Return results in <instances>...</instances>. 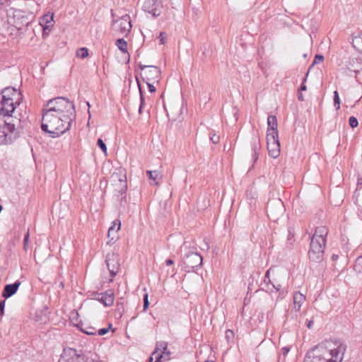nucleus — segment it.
Listing matches in <instances>:
<instances>
[{
	"instance_id": "1",
	"label": "nucleus",
	"mask_w": 362,
	"mask_h": 362,
	"mask_svg": "<svg viewBox=\"0 0 362 362\" xmlns=\"http://www.w3.org/2000/svg\"><path fill=\"white\" fill-rule=\"evenodd\" d=\"M346 349L341 341L327 340L309 351L304 362H341Z\"/></svg>"
},
{
	"instance_id": "2",
	"label": "nucleus",
	"mask_w": 362,
	"mask_h": 362,
	"mask_svg": "<svg viewBox=\"0 0 362 362\" xmlns=\"http://www.w3.org/2000/svg\"><path fill=\"white\" fill-rule=\"evenodd\" d=\"M73 121L71 119H65L64 117L43 108L41 128L52 138H56L68 131Z\"/></svg>"
},
{
	"instance_id": "3",
	"label": "nucleus",
	"mask_w": 362,
	"mask_h": 362,
	"mask_svg": "<svg viewBox=\"0 0 362 362\" xmlns=\"http://www.w3.org/2000/svg\"><path fill=\"white\" fill-rule=\"evenodd\" d=\"M45 108L47 111L55 112L64 117L65 119H71L74 120L76 117L74 105L64 97H58L49 100Z\"/></svg>"
},
{
	"instance_id": "4",
	"label": "nucleus",
	"mask_w": 362,
	"mask_h": 362,
	"mask_svg": "<svg viewBox=\"0 0 362 362\" xmlns=\"http://www.w3.org/2000/svg\"><path fill=\"white\" fill-rule=\"evenodd\" d=\"M8 23L13 25L18 30H21L29 25L33 21L32 14H28L22 9H11L8 11Z\"/></svg>"
},
{
	"instance_id": "5",
	"label": "nucleus",
	"mask_w": 362,
	"mask_h": 362,
	"mask_svg": "<svg viewBox=\"0 0 362 362\" xmlns=\"http://www.w3.org/2000/svg\"><path fill=\"white\" fill-rule=\"evenodd\" d=\"M16 122H18V119L8 121L0 118V145L12 142V136L16 130Z\"/></svg>"
},
{
	"instance_id": "6",
	"label": "nucleus",
	"mask_w": 362,
	"mask_h": 362,
	"mask_svg": "<svg viewBox=\"0 0 362 362\" xmlns=\"http://www.w3.org/2000/svg\"><path fill=\"white\" fill-rule=\"evenodd\" d=\"M141 70V76L145 83H158L161 78V71L158 66H146L139 64Z\"/></svg>"
},
{
	"instance_id": "7",
	"label": "nucleus",
	"mask_w": 362,
	"mask_h": 362,
	"mask_svg": "<svg viewBox=\"0 0 362 362\" xmlns=\"http://www.w3.org/2000/svg\"><path fill=\"white\" fill-rule=\"evenodd\" d=\"M202 261V257L199 253L189 252L183 257L181 267L186 272H190L200 267Z\"/></svg>"
},
{
	"instance_id": "8",
	"label": "nucleus",
	"mask_w": 362,
	"mask_h": 362,
	"mask_svg": "<svg viewBox=\"0 0 362 362\" xmlns=\"http://www.w3.org/2000/svg\"><path fill=\"white\" fill-rule=\"evenodd\" d=\"M283 202L279 199L269 200L267 205V213L270 220L276 221L284 214Z\"/></svg>"
},
{
	"instance_id": "9",
	"label": "nucleus",
	"mask_w": 362,
	"mask_h": 362,
	"mask_svg": "<svg viewBox=\"0 0 362 362\" xmlns=\"http://www.w3.org/2000/svg\"><path fill=\"white\" fill-rule=\"evenodd\" d=\"M90 357L78 354L76 349H64L58 362H89Z\"/></svg>"
},
{
	"instance_id": "10",
	"label": "nucleus",
	"mask_w": 362,
	"mask_h": 362,
	"mask_svg": "<svg viewBox=\"0 0 362 362\" xmlns=\"http://www.w3.org/2000/svg\"><path fill=\"white\" fill-rule=\"evenodd\" d=\"M325 245V242L311 239L308 252L310 259L313 262H320L323 259Z\"/></svg>"
},
{
	"instance_id": "11",
	"label": "nucleus",
	"mask_w": 362,
	"mask_h": 362,
	"mask_svg": "<svg viewBox=\"0 0 362 362\" xmlns=\"http://www.w3.org/2000/svg\"><path fill=\"white\" fill-rule=\"evenodd\" d=\"M111 181L114 186V190L120 195L125 194L127 189V182L125 174L120 173H114L111 176Z\"/></svg>"
},
{
	"instance_id": "12",
	"label": "nucleus",
	"mask_w": 362,
	"mask_h": 362,
	"mask_svg": "<svg viewBox=\"0 0 362 362\" xmlns=\"http://www.w3.org/2000/svg\"><path fill=\"white\" fill-rule=\"evenodd\" d=\"M16 105L18 103L13 101V99L0 100V115L6 117L7 119L6 120L12 121L14 119L11 114L14 112Z\"/></svg>"
},
{
	"instance_id": "13",
	"label": "nucleus",
	"mask_w": 362,
	"mask_h": 362,
	"mask_svg": "<svg viewBox=\"0 0 362 362\" xmlns=\"http://www.w3.org/2000/svg\"><path fill=\"white\" fill-rule=\"evenodd\" d=\"M274 135L267 134V148L269 155L276 158L280 153V144L279 141L278 134L273 132Z\"/></svg>"
},
{
	"instance_id": "14",
	"label": "nucleus",
	"mask_w": 362,
	"mask_h": 362,
	"mask_svg": "<svg viewBox=\"0 0 362 362\" xmlns=\"http://www.w3.org/2000/svg\"><path fill=\"white\" fill-rule=\"evenodd\" d=\"M161 8L160 0H145L143 4V10L154 17L161 13Z\"/></svg>"
},
{
	"instance_id": "15",
	"label": "nucleus",
	"mask_w": 362,
	"mask_h": 362,
	"mask_svg": "<svg viewBox=\"0 0 362 362\" xmlns=\"http://www.w3.org/2000/svg\"><path fill=\"white\" fill-rule=\"evenodd\" d=\"M114 28L117 29L121 34L127 35L132 28L130 16L124 15L114 23Z\"/></svg>"
},
{
	"instance_id": "16",
	"label": "nucleus",
	"mask_w": 362,
	"mask_h": 362,
	"mask_svg": "<svg viewBox=\"0 0 362 362\" xmlns=\"http://www.w3.org/2000/svg\"><path fill=\"white\" fill-rule=\"evenodd\" d=\"M106 263L111 276L114 277L119 269L118 256L115 254L108 255L107 256Z\"/></svg>"
},
{
	"instance_id": "17",
	"label": "nucleus",
	"mask_w": 362,
	"mask_h": 362,
	"mask_svg": "<svg viewBox=\"0 0 362 362\" xmlns=\"http://www.w3.org/2000/svg\"><path fill=\"white\" fill-rule=\"evenodd\" d=\"M3 99H13L19 105L21 93L16 88L7 87L0 93V100Z\"/></svg>"
},
{
	"instance_id": "18",
	"label": "nucleus",
	"mask_w": 362,
	"mask_h": 362,
	"mask_svg": "<svg viewBox=\"0 0 362 362\" xmlns=\"http://www.w3.org/2000/svg\"><path fill=\"white\" fill-rule=\"evenodd\" d=\"M97 300L102 303L105 306H111L114 303V291L112 289L106 291L105 293L98 294Z\"/></svg>"
},
{
	"instance_id": "19",
	"label": "nucleus",
	"mask_w": 362,
	"mask_h": 362,
	"mask_svg": "<svg viewBox=\"0 0 362 362\" xmlns=\"http://www.w3.org/2000/svg\"><path fill=\"white\" fill-rule=\"evenodd\" d=\"M21 284V281H16L13 284L6 285L2 292V297L6 299L14 295L17 292Z\"/></svg>"
},
{
	"instance_id": "20",
	"label": "nucleus",
	"mask_w": 362,
	"mask_h": 362,
	"mask_svg": "<svg viewBox=\"0 0 362 362\" xmlns=\"http://www.w3.org/2000/svg\"><path fill=\"white\" fill-rule=\"evenodd\" d=\"M40 4L35 0H27L25 2V8L27 13L33 15L35 18V13L39 11Z\"/></svg>"
},
{
	"instance_id": "21",
	"label": "nucleus",
	"mask_w": 362,
	"mask_h": 362,
	"mask_svg": "<svg viewBox=\"0 0 362 362\" xmlns=\"http://www.w3.org/2000/svg\"><path fill=\"white\" fill-rule=\"evenodd\" d=\"M328 234V229L325 226H319L317 227L315 229V232L314 235L312 237V239L325 242L326 243V237Z\"/></svg>"
},
{
	"instance_id": "22",
	"label": "nucleus",
	"mask_w": 362,
	"mask_h": 362,
	"mask_svg": "<svg viewBox=\"0 0 362 362\" xmlns=\"http://www.w3.org/2000/svg\"><path fill=\"white\" fill-rule=\"evenodd\" d=\"M269 273L270 269L267 270V272L265 274L264 279V284L266 286V289L267 291L273 292L274 291H278L280 289L281 285L280 284H274L273 282H272L270 278H269Z\"/></svg>"
},
{
	"instance_id": "23",
	"label": "nucleus",
	"mask_w": 362,
	"mask_h": 362,
	"mask_svg": "<svg viewBox=\"0 0 362 362\" xmlns=\"http://www.w3.org/2000/svg\"><path fill=\"white\" fill-rule=\"evenodd\" d=\"M267 124H268V129H267V134H272L274 135L273 132H275L276 134H278L277 130V119L276 117L274 115H269L267 118Z\"/></svg>"
},
{
	"instance_id": "24",
	"label": "nucleus",
	"mask_w": 362,
	"mask_h": 362,
	"mask_svg": "<svg viewBox=\"0 0 362 362\" xmlns=\"http://www.w3.org/2000/svg\"><path fill=\"white\" fill-rule=\"evenodd\" d=\"M305 300V296L300 292H296L293 294V307L296 312L300 310L302 304Z\"/></svg>"
},
{
	"instance_id": "25",
	"label": "nucleus",
	"mask_w": 362,
	"mask_h": 362,
	"mask_svg": "<svg viewBox=\"0 0 362 362\" xmlns=\"http://www.w3.org/2000/svg\"><path fill=\"white\" fill-rule=\"evenodd\" d=\"M168 346V342L166 341H158L156 345V349L152 353V356L149 358V362H152L153 360V356H158V354H160L163 350L166 351Z\"/></svg>"
},
{
	"instance_id": "26",
	"label": "nucleus",
	"mask_w": 362,
	"mask_h": 362,
	"mask_svg": "<svg viewBox=\"0 0 362 362\" xmlns=\"http://www.w3.org/2000/svg\"><path fill=\"white\" fill-rule=\"evenodd\" d=\"M259 148V139L257 137H255L252 139V158L254 162L257 161L258 158V153L257 151Z\"/></svg>"
},
{
	"instance_id": "27",
	"label": "nucleus",
	"mask_w": 362,
	"mask_h": 362,
	"mask_svg": "<svg viewBox=\"0 0 362 362\" xmlns=\"http://www.w3.org/2000/svg\"><path fill=\"white\" fill-rule=\"evenodd\" d=\"M121 227V222L118 219H115L112 222V225L111 227H110L108 232H107V236L110 237L112 235H113L114 231L117 232Z\"/></svg>"
},
{
	"instance_id": "28",
	"label": "nucleus",
	"mask_w": 362,
	"mask_h": 362,
	"mask_svg": "<svg viewBox=\"0 0 362 362\" xmlns=\"http://www.w3.org/2000/svg\"><path fill=\"white\" fill-rule=\"evenodd\" d=\"M353 47L362 53V35L356 36L352 39Z\"/></svg>"
},
{
	"instance_id": "29",
	"label": "nucleus",
	"mask_w": 362,
	"mask_h": 362,
	"mask_svg": "<svg viewBox=\"0 0 362 362\" xmlns=\"http://www.w3.org/2000/svg\"><path fill=\"white\" fill-rule=\"evenodd\" d=\"M170 354L171 353L168 349L166 351L163 350L160 354H158V356H156L155 362L160 361L162 358H164L165 360H169Z\"/></svg>"
},
{
	"instance_id": "30",
	"label": "nucleus",
	"mask_w": 362,
	"mask_h": 362,
	"mask_svg": "<svg viewBox=\"0 0 362 362\" xmlns=\"http://www.w3.org/2000/svg\"><path fill=\"white\" fill-rule=\"evenodd\" d=\"M148 177L149 180H153L156 185L158 184V175L159 173L156 170H149L147 171Z\"/></svg>"
},
{
	"instance_id": "31",
	"label": "nucleus",
	"mask_w": 362,
	"mask_h": 362,
	"mask_svg": "<svg viewBox=\"0 0 362 362\" xmlns=\"http://www.w3.org/2000/svg\"><path fill=\"white\" fill-rule=\"evenodd\" d=\"M115 44L122 52H127V43L124 39H118Z\"/></svg>"
},
{
	"instance_id": "32",
	"label": "nucleus",
	"mask_w": 362,
	"mask_h": 362,
	"mask_svg": "<svg viewBox=\"0 0 362 362\" xmlns=\"http://www.w3.org/2000/svg\"><path fill=\"white\" fill-rule=\"evenodd\" d=\"M354 269L357 273H362V256L356 259Z\"/></svg>"
},
{
	"instance_id": "33",
	"label": "nucleus",
	"mask_w": 362,
	"mask_h": 362,
	"mask_svg": "<svg viewBox=\"0 0 362 362\" xmlns=\"http://www.w3.org/2000/svg\"><path fill=\"white\" fill-rule=\"evenodd\" d=\"M76 56L81 59H85L88 56V49L86 47H81L76 52Z\"/></svg>"
},
{
	"instance_id": "34",
	"label": "nucleus",
	"mask_w": 362,
	"mask_h": 362,
	"mask_svg": "<svg viewBox=\"0 0 362 362\" xmlns=\"http://www.w3.org/2000/svg\"><path fill=\"white\" fill-rule=\"evenodd\" d=\"M246 196L248 199H255L257 197L256 191L252 188H248L246 191Z\"/></svg>"
},
{
	"instance_id": "35",
	"label": "nucleus",
	"mask_w": 362,
	"mask_h": 362,
	"mask_svg": "<svg viewBox=\"0 0 362 362\" xmlns=\"http://www.w3.org/2000/svg\"><path fill=\"white\" fill-rule=\"evenodd\" d=\"M80 329L83 332H84V333H86V334H87L88 335H94V334H95L97 333V329L95 327H87L85 329L81 327Z\"/></svg>"
},
{
	"instance_id": "36",
	"label": "nucleus",
	"mask_w": 362,
	"mask_h": 362,
	"mask_svg": "<svg viewBox=\"0 0 362 362\" xmlns=\"http://www.w3.org/2000/svg\"><path fill=\"white\" fill-rule=\"evenodd\" d=\"M137 83H138V86H139V88L140 100H141L139 112V114H141L142 108L144 107V95H143V92H142L141 88L140 86V84H139V82L138 80H137Z\"/></svg>"
},
{
	"instance_id": "37",
	"label": "nucleus",
	"mask_w": 362,
	"mask_h": 362,
	"mask_svg": "<svg viewBox=\"0 0 362 362\" xmlns=\"http://www.w3.org/2000/svg\"><path fill=\"white\" fill-rule=\"evenodd\" d=\"M334 105L336 110H339L340 108V99L337 90L334 92Z\"/></svg>"
},
{
	"instance_id": "38",
	"label": "nucleus",
	"mask_w": 362,
	"mask_h": 362,
	"mask_svg": "<svg viewBox=\"0 0 362 362\" xmlns=\"http://www.w3.org/2000/svg\"><path fill=\"white\" fill-rule=\"evenodd\" d=\"M98 146L100 147V148L103 151V152L105 153V154H107V146L105 144V142L101 139H98L97 141Z\"/></svg>"
},
{
	"instance_id": "39",
	"label": "nucleus",
	"mask_w": 362,
	"mask_h": 362,
	"mask_svg": "<svg viewBox=\"0 0 362 362\" xmlns=\"http://www.w3.org/2000/svg\"><path fill=\"white\" fill-rule=\"evenodd\" d=\"M349 125L352 128L356 127L358 126V124L357 119L355 117H354V116H351V117H349Z\"/></svg>"
},
{
	"instance_id": "40",
	"label": "nucleus",
	"mask_w": 362,
	"mask_h": 362,
	"mask_svg": "<svg viewBox=\"0 0 362 362\" xmlns=\"http://www.w3.org/2000/svg\"><path fill=\"white\" fill-rule=\"evenodd\" d=\"M111 327H112V324H110L108 327L99 329L98 330H97V332L98 333V334L100 336L105 335L109 332L110 328H111Z\"/></svg>"
},
{
	"instance_id": "41",
	"label": "nucleus",
	"mask_w": 362,
	"mask_h": 362,
	"mask_svg": "<svg viewBox=\"0 0 362 362\" xmlns=\"http://www.w3.org/2000/svg\"><path fill=\"white\" fill-rule=\"evenodd\" d=\"M324 60V57L320 54H316L314 59V61L312 64V66H314L315 64H319Z\"/></svg>"
},
{
	"instance_id": "42",
	"label": "nucleus",
	"mask_w": 362,
	"mask_h": 362,
	"mask_svg": "<svg viewBox=\"0 0 362 362\" xmlns=\"http://www.w3.org/2000/svg\"><path fill=\"white\" fill-rule=\"evenodd\" d=\"M49 20H52V16H51L49 15L44 16L42 21H43V22H45L47 24H48L46 26V28H48L49 27L52 26V24L49 25V23H51V21Z\"/></svg>"
},
{
	"instance_id": "43",
	"label": "nucleus",
	"mask_w": 362,
	"mask_h": 362,
	"mask_svg": "<svg viewBox=\"0 0 362 362\" xmlns=\"http://www.w3.org/2000/svg\"><path fill=\"white\" fill-rule=\"evenodd\" d=\"M29 232H27V233L25 235L24 239H23V245H24V250H27L28 247V241H29Z\"/></svg>"
},
{
	"instance_id": "44",
	"label": "nucleus",
	"mask_w": 362,
	"mask_h": 362,
	"mask_svg": "<svg viewBox=\"0 0 362 362\" xmlns=\"http://www.w3.org/2000/svg\"><path fill=\"white\" fill-rule=\"evenodd\" d=\"M149 305L148 301V293L144 294V310H146Z\"/></svg>"
},
{
	"instance_id": "45",
	"label": "nucleus",
	"mask_w": 362,
	"mask_h": 362,
	"mask_svg": "<svg viewBox=\"0 0 362 362\" xmlns=\"http://www.w3.org/2000/svg\"><path fill=\"white\" fill-rule=\"evenodd\" d=\"M308 74H309V71H308V72L306 73L305 76L304 77L303 81V82H302V83H301V86H300V90L301 91H305V90H307V86H306V85L305 84V81H306V80H307V77H308Z\"/></svg>"
},
{
	"instance_id": "46",
	"label": "nucleus",
	"mask_w": 362,
	"mask_h": 362,
	"mask_svg": "<svg viewBox=\"0 0 362 362\" xmlns=\"http://www.w3.org/2000/svg\"><path fill=\"white\" fill-rule=\"evenodd\" d=\"M166 34L163 32H160L158 36L160 43L164 45L165 43Z\"/></svg>"
},
{
	"instance_id": "47",
	"label": "nucleus",
	"mask_w": 362,
	"mask_h": 362,
	"mask_svg": "<svg viewBox=\"0 0 362 362\" xmlns=\"http://www.w3.org/2000/svg\"><path fill=\"white\" fill-rule=\"evenodd\" d=\"M234 336L233 332L230 329H227L226 331V339L227 341H229L230 339H232Z\"/></svg>"
},
{
	"instance_id": "48",
	"label": "nucleus",
	"mask_w": 362,
	"mask_h": 362,
	"mask_svg": "<svg viewBox=\"0 0 362 362\" xmlns=\"http://www.w3.org/2000/svg\"><path fill=\"white\" fill-rule=\"evenodd\" d=\"M210 140L212 141V143L217 144L219 141V136L214 134L212 136H210Z\"/></svg>"
},
{
	"instance_id": "49",
	"label": "nucleus",
	"mask_w": 362,
	"mask_h": 362,
	"mask_svg": "<svg viewBox=\"0 0 362 362\" xmlns=\"http://www.w3.org/2000/svg\"><path fill=\"white\" fill-rule=\"evenodd\" d=\"M290 348L288 346H284L281 349V354L284 356V358H285L286 355L289 352ZM284 361V358H283Z\"/></svg>"
},
{
	"instance_id": "50",
	"label": "nucleus",
	"mask_w": 362,
	"mask_h": 362,
	"mask_svg": "<svg viewBox=\"0 0 362 362\" xmlns=\"http://www.w3.org/2000/svg\"><path fill=\"white\" fill-rule=\"evenodd\" d=\"M148 85V91L151 93H154L156 91V88L153 86L154 83H146Z\"/></svg>"
},
{
	"instance_id": "51",
	"label": "nucleus",
	"mask_w": 362,
	"mask_h": 362,
	"mask_svg": "<svg viewBox=\"0 0 362 362\" xmlns=\"http://www.w3.org/2000/svg\"><path fill=\"white\" fill-rule=\"evenodd\" d=\"M4 307H5V300L0 301V313L1 315H4Z\"/></svg>"
},
{
	"instance_id": "52",
	"label": "nucleus",
	"mask_w": 362,
	"mask_h": 362,
	"mask_svg": "<svg viewBox=\"0 0 362 362\" xmlns=\"http://www.w3.org/2000/svg\"><path fill=\"white\" fill-rule=\"evenodd\" d=\"M117 307L118 311H119L120 313H122L123 311L124 308H123L122 303H117Z\"/></svg>"
},
{
	"instance_id": "53",
	"label": "nucleus",
	"mask_w": 362,
	"mask_h": 362,
	"mask_svg": "<svg viewBox=\"0 0 362 362\" xmlns=\"http://www.w3.org/2000/svg\"><path fill=\"white\" fill-rule=\"evenodd\" d=\"M313 324H314L313 320H310V321H308V324H307V327H308V329H311V328H312V327H313Z\"/></svg>"
},
{
	"instance_id": "54",
	"label": "nucleus",
	"mask_w": 362,
	"mask_h": 362,
	"mask_svg": "<svg viewBox=\"0 0 362 362\" xmlns=\"http://www.w3.org/2000/svg\"><path fill=\"white\" fill-rule=\"evenodd\" d=\"M173 264V260L171 259H168L166 260V265L171 266Z\"/></svg>"
},
{
	"instance_id": "55",
	"label": "nucleus",
	"mask_w": 362,
	"mask_h": 362,
	"mask_svg": "<svg viewBox=\"0 0 362 362\" xmlns=\"http://www.w3.org/2000/svg\"><path fill=\"white\" fill-rule=\"evenodd\" d=\"M298 98L300 101H303L304 100L303 95L301 93H298Z\"/></svg>"
},
{
	"instance_id": "56",
	"label": "nucleus",
	"mask_w": 362,
	"mask_h": 362,
	"mask_svg": "<svg viewBox=\"0 0 362 362\" xmlns=\"http://www.w3.org/2000/svg\"><path fill=\"white\" fill-rule=\"evenodd\" d=\"M338 257H339V256H338L337 255L333 254V255H332V259L333 261L337 260V259H338Z\"/></svg>"
},
{
	"instance_id": "57",
	"label": "nucleus",
	"mask_w": 362,
	"mask_h": 362,
	"mask_svg": "<svg viewBox=\"0 0 362 362\" xmlns=\"http://www.w3.org/2000/svg\"><path fill=\"white\" fill-rule=\"evenodd\" d=\"M362 185V178L361 177L358 178V182H357L358 187H359V185Z\"/></svg>"
},
{
	"instance_id": "58",
	"label": "nucleus",
	"mask_w": 362,
	"mask_h": 362,
	"mask_svg": "<svg viewBox=\"0 0 362 362\" xmlns=\"http://www.w3.org/2000/svg\"><path fill=\"white\" fill-rule=\"evenodd\" d=\"M123 201H126V196H124L121 198V202H122Z\"/></svg>"
},
{
	"instance_id": "59",
	"label": "nucleus",
	"mask_w": 362,
	"mask_h": 362,
	"mask_svg": "<svg viewBox=\"0 0 362 362\" xmlns=\"http://www.w3.org/2000/svg\"><path fill=\"white\" fill-rule=\"evenodd\" d=\"M86 105H87V106H88V108H89V107H90V104H89V103H88V102H87V103H86Z\"/></svg>"
},
{
	"instance_id": "60",
	"label": "nucleus",
	"mask_w": 362,
	"mask_h": 362,
	"mask_svg": "<svg viewBox=\"0 0 362 362\" xmlns=\"http://www.w3.org/2000/svg\"><path fill=\"white\" fill-rule=\"evenodd\" d=\"M1 209H2V207H1V206L0 205V212L1 211Z\"/></svg>"
},
{
	"instance_id": "61",
	"label": "nucleus",
	"mask_w": 362,
	"mask_h": 362,
	"mask_svg": "<svg viewBox=\"0 0 362 362\" xmlns=\"http://www.w3.org/2000/svg\"><path fill=\"white\" fill-rule=\"evenodd\" d=\"M204 362H214V361H206Z\"/></svg>"
}]
</instances>
